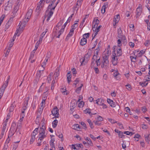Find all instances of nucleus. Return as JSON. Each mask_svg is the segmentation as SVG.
<instances>
[{
  "instance_id": "obj_1",
  "label": "nucleus",
  "mask_w": 150,
  "mask_h": 150,
  "mask_svg": "<svg viewBox=\"0 0 150 150\" xmlns=\"http://www.w3.org/2000/svg\"><path fill=\"white\" fill-rule=\"evenodd\" d=\"M63 23V22L62 21H60L57 24L54 28L53 34L54 36H56L57 38H59L60 35H61L64 31V29L68 23L67 22L65 23L64 25L62 26V28L59 30V27Z\"/></svg>"
},
{
  "instance_id": "obj_2",
  "label": "nucleus",
  "mask_w": 150,
  "mask_h": 150,
  "mask_svg": "<svg viewBox=\"0 0 150 150\" xmlns=\"http://www.w3.org/2000/svg\"><path fill=\"white\" fill-rule=\"evenodd\" d=\"M54 5L52 8L50 7V8H48V9L46 11L44 17L45 18H47L46 20L47 21H48L50 20V18L53 13L52 10H54L56 7Z\"/></svg>"
},
{
  "instance_id": "obj_3",
  "label": "nucleus",
  "mask_w": 150,
  "mask_h": 150,
  "mask_svg": "<svg viewBox=\"0 0 150 150\" xmlns=\"http://www.w3.org/2000/svg\"><path fill=\"white\" fill-rule=\"evenodd\" d=\"M28 20H26V18H24L23 22H21L17 27L16 31L17 33H20L22 31L23 28L25 26L26 23L28 22Z\"/></svg>"
},
{
  "instance_id": "obj_4",
  "label": "nucleus",
  "mask_w": 150,
  "mask_h": 150,
  "mask_svg": "<svg viewBox=\"0 0 150 150\" xmlns=\"http://www.w3.org/2000/svg\"><path fill=\"white\" fill-rule=\"evenodd\" d=\"M103 60L101 61V67L106 69L109 65L108 56L105 55L103 57Z\"/></svg>"
},
{
  "instance_id": "obj_5",
  "label": "nucleus",
  "mask_w": 150,
  "mask_h": 150,
  "mask_svg": "<svg viewBox=\"0 0 150 150\" xmlns=\"http://www.w3.org/2000/svg\"><path fill=\"white\" fill-rule=\"evenodd\" d=\"M91 55V53L89 52L85 55L82 61L81 62V65H85L88 62Z\"/></svg>"
},
{
  "instance_id": "obj_6",
  "label": "nucleus",
  "mask_w": 150,
  "mask_h": 150,
  "mask_svg": "<svg viewBox=\"0 0 150 150\" xmlns=\"http://www.w3.org/2000/svg\"><path fill=\"white\" fill-rule=\"evenodd\" d=\"M52 114L55 117L58 118L59 117V110L56 107L53 109L52 111Z\"/></svg>"
},
{
  "instance_id": "obj_7",
  "label": "nucleus",
  "mask_w": 150,
  "mask_h": 150,
  "mask_svg": "<svg viewBox=\"0 0 150 150\" xmlns=\"http://www.w3.org/2000/svg\"><path fill=\"white\" fill-rule=\"evenodd\" d=\"M115 53L114 55L112 56V63L114 65H117L118 62V57Z\"/></svg>"
},
{
  "instance_id": "obj_8",
  "label": "nucleus",
  "mask_w": 150,
  "mask_h": 150,
  "mask_svg": "<svg viewBox=\"0 0 150 150\" xmlns=\"http://www.w3.org/2000/svg\"><path fill=\"white\" fill-rule=\"evenodd\" d=\"M142 5L139 4V6L137 8L136 11V17L137 18L141 15L142 13Z\"/></svg>"
},
{
  "instance_id": "obj_9",
  "label": "nucleus",
  "mask_w": 150,
  "mask_h": 150,
  "mask_svg": "<svg viewBox=\"0 0 150 150\" xmlns=\"http://www.w3.org/2000/svg\"><path fill=\"white\" fill-rule=\"evenodd\" d=\"M118 40L117 41V43L118 44V46L119 47H120L122 46V41L125 42L126 40V38L125 36H123L121 38H117Z\"/></svg>"
},
{
  "instance_id": "obj_10",
  "label": "nucleus",
  "mask_w": 150,
  "mask_h": 150,
  "mask_svg": "<svg viewBox=\"0 0 150 150\" xmlns=\"http://www.w3.org/2000/svg\"><path fill=\"white\" fill-rule=\"evenodd\" d=\"M33 10L32 9H29L26 13L25 17L24 18H26V20H29V19L30 18L31 14H32Z\"/></svg>"
},
{
  "instance_id": "obj_11",
  "label": "nucleus",
  "mask_w": 150,
  "mask_h": 150,
  "mask_svg": "<svg viewBox=\"0 0 150 150\" xmlns=\"http://www.w3.org/2000/svg\"><path fill=\"white\" fill-rule=\"evenodd\" d=\"M44 68H43V69L42 70H39L37 72L36 75V81H38L40 79V78L41 75L42 73V71H44Z\"/></svg>"
},
{
  "instance_id": "obj_12",
  "label": "nucleus",
  "mask_w": 150,
  "mask_h": 150,
  "mask_svg": "<svg viewBox=\"0 0 150 150\" xmlns=\"http://www.w3.org/2000/svg\"><path fill=\"white\" fill-rule=\"evenodd\" d=\"M99 21L98 19H94L93 23L92 29H95V28L97 27L98 24L99 23Z\"/></svg>"
},
{
  "instance_id": "obj_13",
  "label": "nucleus",
  "mask_w": 150,
  "mask_h": 150,
  "mask_svg": "<svg viewBox=\"0 0 150 150\" xmlns=\"http://www.w3.org/2000/svg\"><path fill=\"white\" fill-rule=\"evenodd\" d=\"M102 100L101 98H98L97 99V100H96V103L97 104L99 105H102L103 106L102 108L103 109L104 108H107V106L105 104H104L102 103V104H100L99 103V102L100 101L101 102L102 101Z\"/></svg>"
},
{
  "instance_id": "obj_14",
  "label": "nucleus",
  "mask_w": 150,
  "mask_h": 150,
  "mask_svg": "<svg viewBox=\"0 0 150 150\" xmlns=\"http://www.w3.org/2000/svg\"><path fill=\"white\" fill-rule=\"evenodd\" d=\"M6 87H4V84H3L0 89V99L1 98L3 95L4 91Z\"/></svg>"
},
{
  "instance_id": "obj_15",
  "label": "nucleus",
  "mask_w": 150,
  "mask_h": 150,
  "mask_svg": "<svg viewBox=\"0 0 150 150\" xmlns=\"http://www.w3.org/2000/svg\"><path fill=\"white\" fill-rule=\"evenodd\" d=\"M38 137L39 138L38 140H40V141H42L44 138L46 137V135L45 134V133H42L39 132Z\"/></svg>"
},
{
  "instance_id": "obj_16",
  "label": "nucleus",
  "mask_w": 150,
  "mask_h": 150,
  "mask_svg": "<svg viewBox=\"0 0 150 150\" xmlns=\"http://www.w3.org/2000/svg\"><path fill=\"white\" fill-rule=\"evenodd\" d=\"M120 20V15L119 14L117 15L116 16H115L114 18V19L113 21L115 22V24L113 23L114 25L116 24L117 23L118 21H119Z\"/></svg>"
},
{
  "instance_id": "obj_17",
  "label": "nucleus",
  "mask_w": 150,
  "mask_h": 150,
  "mask_svg": "<svg viewBox=\"0 0 150 150\" xmlns=\"http://www.w3.org/2000/svg\"><path fill=\"white\" fill-rule=\"evenodd\" d=\"M76 105L75 103V102L73 101H72L70 105V109L71 111H72L73 110L74 108L76 107Z\"/></svg>"
},
{
  "instance_id": "obj_18",
  "label": "nucleus",
  "mask_w": 150,
  "mask_h": 150,
  "mask_svg": "<svg viewBox=\"0 0 150 150\" xmlns=\"http://www.w3.org/2000/svg\"><path fill=\"white\" fill-rule=\"evenodd\" d=\"M50 54V52H49V53H47V56L44 62L42 63V67H43V66L46 65V62H47L48 59L49 57Z\"/></svg>"
},
{
  "instance_id": "obj_19",
  "label": "nucleus",
  "mask_w": 150,
  "mask_h": 150,
  "mask_svg": "<svg viewBox=\"0 0 150 150\" xmlns=\"http://www.w3.org/2000/svg\"><path fill=\"white\" fill-rule=\"evenodd\" d=\"M67 79L68 82L69 83L71 81V71H69L67 73Z\"/></svg>"
},
{
  "instance_id": "obj_20",
  "label": "nucleus",
  "mask_w": 150,
  "mask_h": 150,
  "mask_svg": "<svg viewBox=\"0 0 150 150\" xmlns=\"http://www.w3.org/2000/svg\"><path fill=\"white\" fill-rule=\"evenodd\" d=\"M72 128L74 129L79 130L81 129L80 126L78 124H75L72 126Z\"/></svg>"
},
{
  "instance_id": "obj_21",
  "label": "nucleus",
  "mask_w": 150,
  "mask_h": 150,
  "mask_svg": "<svg viewBox=\"0 0 150 150\" xmlns=\"http://www.w3.org/2000/svg\"><path fill=\"white\" fill-rule=\"evenodd\" d=\"M117 56H120L122 54V50L120 47L117 49Z\"/></svg>"
},
{
  "instance_id": "obj_22",
  "label": "nucleus",
  "mask_w": 150,
  "mask_h": 150,
  "mask_svg": "<svg viewBox=\"0 0 150 150\" xmlns=\"http://www.w3.org/2000/svg\"><path fill=\"white\" fill-rule=\"evenodd\" d=\"M45 129L46 128L44 124L42 125L41 127L40 128V130L39 131V132L45 133Z\"/></svg>"
},
{
  "instance_id": "obj_23",
  "label": "nucleus",
  "mask_w": 150,
  "mask_h": 150,
  "mask_svg": "<svg viewBox=\"0 0 150 150\" xmlns=\"http://www.w3.org/2000/svg\"><path fill=\"white\" fill-rule=\"evenodd\" d=\"M87 40L85 38H83L81 40L80 44L81 45H84L86 43Z\"/></svg>"
},
{
  "instance_id": "obj_24",
  "label": "nucleus",
  "mask_w": 150,
  "mask_h": 150,
  "mask_svg": "<svg viewBox=\"0 0 150 150\" xmlns=\"http://www.w3.org/2000/svg\"><path fill=\"white\" fill-rule=\"evenodd\" d=\"M16 124L15 122H13L10 129L11 130H13V132H14L16 127Z\"/></svg>"
},
{
  "instance_id": "obj_25",
  "label": "nucleus",
  "mask_w": 150,
  "mask_h": 150,
  "mask_svg": "<svg viewBox=\"0 0 150 150\" xmlns=\"http://www.w3.org/2000/svg\"><path fill=\"white\" fill-rule=\"evenodd\" d=\"M85 139L87 141H88L89 142V143H87V144H88L89 145H90L91 146H93V144L90 138L87 137Z\"/></svg>"
},
{
  "instance_id": "obj_26",
  "label": "nucleus",
  "mask_w": 150,
  "mask_h": 150,
  "mask_svg": "<svg viewBox=\"0 0 150 150\" xmlns=\"http://www.w3.org/2000/svg\"><path fill=\"white\" fill-rule=\"evenodd\" d=\"M53 75V73H51L50 75L48 76L47 79V81H48V83H50V81L52 80V76Z\"/></svg>"
},
{
  "instance_id": "obj_27",
  "label": "nucleus",
  "mask_w": 150,
  "mask_h": 150,
  "mask_svg": "<svg viewBox=\"0 0 150 150\" xmlns=\"http://www.w3.org/2000/svg\"><path fill=\"white\" fill-rule=\"evenodd\" d=\"M58 123V121L56 120H54L52 122V127L54 128H55L57 126V124Z\"/></svg>"
},
{
  "instance_id": "obj_28",
  "label": "nucleus",
  "mask_w": 150,
  "mask_h": 150,
  "mask_svg": "<svg viewBox=\"0 0 150 150\" xmlns=\"http://www.w3.org/2000/svg\"><path fill=\"white\" fill-rule=\"evenodd\" d=\"M87 121L89 124V126L91 129H93L94 128L93 124L90 119H88Z\"/></svg>"
},
{
  "instance_id": "obj_29",
  "label": "nucleus",
  "mask_w": 150,
  "mask_h": 150,
  "mask_svg": "<svg viewBox=\"0 0 150 150\" xmlns=\"http://www.w3.org/2000/svg\"><path fill=\"white\" fill-rule=\"evenodd\" d=\"M148 83L146 82V81H144V82H140L139 83L140 85L142 87L146 86L148 84Z\"/></svg>"
},
{
  "instance_id": "obj_30",
  "label": "nucleus",
  "mask_w": 150,
  "mask_h": 150,
  "mask_svg": "<svg viewBox=\"0 0 150 150\" xmlns=\"http://www.w3.org/2000/svg\"><path fill=\"white\" fill-rule=\"evenodd\" d=\"M85 113H88L90 114L91 113V110L90 109L87 108L83 111Z\"/></svg>"
},
{
  "instance_id": "obj_31",
  "label": "nucleus",
  "mask_w": 150,
  "mask_h": 150,
  "mask_svg": "<svg viewBox=\"0 0 150 150\" xmlns=\"http://www.w3.org/2000/svg\"><path fill=\"white\" fill-rule=\"evenodd\" d=\"M100 57L98 59H96V62L97 66H99L100 64Z\"/></svg>"
},
{
  "instance_id": "obj_32",
  "label": "nucleus",
  "mask_w": 150,
  "mask_h": 150,
  "mask_svg": "<svg viewBox=\"0 0 150 150\" xmlns=\"http://www.w3.org/2000/svg\"><path fill=\"white\" fill-rule=\"evenodd\" d=\"M136 57H136H133L132 56H130V58L131 59V61L132 62H136Z\"/></svg>"
},
{
  "instance_id": "obj_33",
  "label": "nucleus",
  "mask_w": 150,
  "mask_h": 150,
  "mask_svg": "<svg viewBox=\"0 0 150 150\" xmlns=\"http://www.w3.org/2000/svg\"><path fill=\"white\" fill-rule=\"evenodd\" d=\"M43 110V108H39L38 110V116H40V115L42 113V111Z\"/></svg>"
},
{
  "instance_id": "obj_34",
  "label": "nucleus",
  "mask_w": 150,
  "mask_h": 150,
  "mask_svg": "<svg viewBox=\"0 0 150 150\" xmlns=\"http://www.w3.org/2000/svg\"><path fill=\"white\" fill-rule=\"evenodd\" d=\"M54 138H52L51 139L50 142V145L51 147H53L54 146Z\"/></svg>"
},
{
  "instance_id": "obj_35",
  "label": "nucleus",
  "mask_w": 150,
  "mask_h": 150,
  "mask_svg": "<svg viewBox=\"0 0 150 150\" xmlns=\"http://www.w3.org/2000/svg\"><path fill=\"white\" fill-rule=\"evenodd\" d=\"M38 128H36L35 129V130L33 132V133L32 134V135L35 136V135L38 134Z\"/></svg>"
},
{
  "instance_id": "obj_36",
  "label": "nucleus",
  "mask_w": 150,
  "mask_h": 150,
  "mask_svg": "<svg viewBox=\"0 0 150 150\" xmlns=\"http://www.w3.org/2000/svg\"><path fill=\"white\" fill-rule=\"evenodd\" d=\"M14 132H13V130H11V129H10L8 135V137L9 138L10 137H11L12 136H13L14 134Z\"/></svg>"
},
{
  "instance_id": "obj_37",
  "label": "nucleus",
  "mask_w": 150,
  "mask_h": 150,
  "mask_svg": "<svg viewBox=\"0 0 150 150\" xmlns=\"http://www.w3.org/2000/svg\"><path fill=\"white\" fill-rule=\"evenodd\" d=\"M124 133L125 134L127 135H132L134 134V133H133L132 132H129V131H125L124 132Z\"/></svg>"
},
{
  "instance_id": "obj_38",
  "label": "nucleus",
  "mask_w": 150,
  "mask_h": 150,
  "mask_svg": "<svg viewBox=\"0 0 150 150\" xmlns=\"http://www.w3.org/2000/svg\"><path fill=\"white\" fill-rule=\"evenodd\" d=\"M119 74V73L118 72H115L114 74V76L116 77V78L117 80H119L120 79L119 78H118V77H117Z\"/></svg>"
},
{
  "instance_id": "obj_39",
  "label": "nucleus",
  "mask_w": 150,
  "mask_h": 150,
  "mask_svg": "<svg viewBox=\"0 0 150 150\" xmlns=\"http://www.w3.org/2000/svg\"><path fill=\"white\" fill-rule=\"evenodd\" d=\"M14 106L13 104L11 105L9 108V111L10 112H11L13 111L14 110Z\"/></svg>"
},
{
  "instance_id": "obj_40",
  "label": "nucleus",
  "mask_w": 150,
  "mask_h": 150,
  "mask_svg": "<svg viewBox=\"0 0 150 150\" xmlns=\"http://www.w3.org/2000/svg\"><path fill=\"white\" fill-rule=\"evenodd\" d=\"M145 140L148 143L150 142V134L148 136L145 137Z\"/></svg>"
},
{
  "instance_id": "obj_41",
  "label": "nucleus",
  "mask_w": 150,
  "mask_h": 150,
  "mask_svg": "<svg viewBox=\"0 0 150 150\" xmlns=\"http://www.w3.org/2000/svg\"><path fill=\"white\" fill-rule=\"evenodd\" d=\"M35 137L34 136L32 135V137H31L30 140V143L31 144L35 140Z\"/></svg>"
},
{
  "instance_id": "obj_42",
  "label": "nucleus",
  "mask_w": 150,
  "mask_h": 150,
  "mask_svg": "<svg viewBox=\"0 0 150 150\" xmlns=\"http://www.w3.org/2000/svg\"><path fill=\"white\" fill-rule=\"evenodd\" d=\"M84 103L83 102L81 101L80 103H79L78 104V107L79 108H82L83 107L84 105Z\"/></svg>"
},
{
  "instance_id": "obj_43",
  "label": "nucleus",
  "mask_w": 150,
  "mask_h": 150,
  "mask_svg": "<svg viewBox=\"0 0 150 150\" xmlns=\"http://www.w3.org/2000/svg\"><path fill=\"white\" fill-rule=\"evenodd\" d=\"M108 120L112 123H117V122L115 121L114 120L108 118Z\"/></svg>"
},
{
  "instance_id": "obj_44",
  "label": "nucleus",
  "mask_w": 150,
  "mask_h": 150,
  "mask_svg": "<svg viewBox=\"0 0 150 150\" xmlns=\"http://www.w3.org/2000/svg\"><path fill=\"white\" fill-rule=\"evenodd\" d=\"M80 124L84 127V129H86L87 127H86V125L83 122H80Z\"/></svg>"
},
{
  "instance_id": "obj_45",
  "label": "nucleus",
  "mask_w": 150,
  "mask_h": 150,
  "mask_svg": "<svg viewBox=\"0 0 150 150\" xmlns=\"http://www.w3.org/2000/svg\"><path fill=\"white\" fill-rule=\"evenodd\" d=\"M102 26L101 25H99L98 28L97 27L95 28V29H93V31H97V32H98L100 30V28Z\"/></svg>"
},
{
  "instance_id": "obj_46",
  "label": "nucleus",
  "mask_w": 150,
  "mask_h": 150,
  "mask_svg": "<svg viewBox=\"0 0 150 150\" xmlns=\"http://www.w3.org/2000/svg\"><path fill=\"white\" fill-rule=\"evenodd\" d=\"M89 35L90 34L88 33L84 34L83 35V38H88L89 36Z\"/></svg>"
},
{
  "instance_id": "obj_47",
  "label": "nucleus",
  "mask_w": 150,
  "mask_h": 150,
  "mask_svg": "<svg viewBox=\"0 0 150 150\" xmlns=\"http://www.w3.org/2000/svg\"><path fill=\"white\" fill-rule=\"evenodd\" d=\"M93 122L96 125L98 126L100 125L101 124V123L99 121L94 120L93 121Z\"/></svg>"
},
{
  "instance_id": "obj_48",
  "label": "nucleus",
  "mask_w": 150,
  "mask_h": 150,
  "mask_svg": "<svg viewBox=\"0 0 150 150\" xmlns=\"http://www.w3.org/2000/svg\"><path fill=\"white\" fill-rule=\"evenodd\" d=\"M55 83V80H53L52 82L51 86V89L53 90L54 87V84Z\"/></svg>"
},
{
  "instance_id": "obj_49",
  "label": "nucleus",
  "mask_w": 150,
  "mask_h": 150,
  "mask_svg": "<svg viewBox=\"0 0 150 150\" xmlns=\"http://www.w3.org/2000/svg\"><path fill=\"white\" fill-rule=\"evenodd\" d=\"M73 33H72V32H69V34L67 35L66 39L68 40L69 39V37H71V36H72V35H73Z\"/></svg>"
},
{
  "instance_id": "obj_50",
  "label": "nucleus",
  "mask_w": 150,
  "mask_h": 150,
  "mask_svg": "<svg viewBox=\"0 0 150 150\" xmlns=\"http://www.w3.org/2000/svg\"><path fill=\"white\" fill-rule=\"evenodd\" d=\"M141 127L143 129H146L148 128L147 126L146 125L144 124H142L141 125Z\"/></svg>"
},
{
  "instance_id": "obj_51",
  "label": "nucleus",
  "mask_w": 150,
  "mask_h": 150,
  "mask_svg": "<svg viewBox=\"0 0 150 150\" xmlns=\"http://www.w3.org/2000/svg\"><path fill=\"white\" fill-rule=\"evenodd\" d=\"M118 35H122V31L121 28H119L117 30Z\"/></svg>"
},
{
  "instance_id": "obj_52",
  "label": "nucleus",
  "mask_w": 150,
  "mask_h": 150,
  "mask_svg": "<svg viewBox=\"0 0 150 150\" xmlns=\"http://www.w3.org/2000/svg\"><path fill=\"white\" fill-rule=\"evenodd\" d=\"M54 3L52 1H51L50 2V4L49 5V6L48 7V8H50V7L52 6H54Z\"/></svg>"
},
{
  "instance_id": "obj_53",
  "label": "nucleus",
  "mask_w": 150,
  "mask_h": 150,
  "mask_svg": "<svg viewBox=\"0 0 150 150\" xmlns=\"http://www.w3.org/2000/svg\"><path fill=\"white\" fill-rule=\"evenodd\" d=\"M34 53H35V52L33 51L32 52H31L30 55V57L29 59H32L33 57L34 56Z\"/></svg>"
},
{
  "instance_id": "obj_54",
  "label": "nucleus",
  "mask_w": 150,
  "mask_h": 150,
  "mask_svg": "<svg viewBox=\"0 0 150 150\" xmlns=\"http://www.w3.org/2000/svg\"><path fill=\"white\" fill-rule=\"evenodd\" d=\"M27 106L25 105V104H24V106L23 107L22 109V113H24L25 111L27 109Z\"/></svg>"
},
{
  "instance_id": "obj_55",
  "label": "nucleus",
  "mask_w": 150,
  "mask_h": 150,
  "mask_svg": "<svg viewBox=\"0 0 150 150\" xmlns=\"http://www.w3.org/2000/svg\"><path fill=\"white\" fill-rule=\"evenodd\" d=\"M118 135L119 136L120 138H122V137L125 136L123 134V132L121 131H120L119 132V133H118Z\"/></svg>"
},
{
  "instance_id": "obj_56",
  "label": "nucleus",
  "mask_w": 150,
  "mask_h": 150,
  "mask_svg": "<svg viewBox=\"0 0 150 150\" xmlns=\"http://www.w3.org/2000/svg\"><path fill=\"white\" fill-rule=\"evenodd\" d=\"M110 106H111L112 107H115V102H114L113 101L112 103H111L110 104H109Z\"/></svg>"
},
{
  "instance_id": "obj_57",
  "label": "nucleus",
  "mask_w": 150,
  "mask_h": 150,
  "mask_svg": "<svg viewBox=\"0 0 150 150\" xmlns=\"http://www.w3.org/2000/svg\"><path fill=\"white\" fill-rule=\"evenodd\" d=\"M82 86L79 87L76 90V92L77 93H79L81 90Z\"/></svg>"
},
{
  "instance_id": "obj_58",
  "label": "nucleus",
  "mask_w": 150,
  "mask_h": 150,
  "mask_svg": "<svg viewBox=\"0 0 150 150\" xmlns=\"http://www.w3.org/2000/svg\"><path fill=\"white\" fill-rule=\"evenodd\" d=\"M25 115H24V113H21V115L20 117L21 118L20 119V120L21 121H22L23 119L24 118Z\"/></svg>"
},
{
  "instance_id": "obj_59",
  "label": "nucleus",
  "mask_w": 150,
  "mask_h": 150,
  "mask_svg": "<svg viewBox=\"0 0 150 150\" xmlns=\"http://www.w3.org/2000/svg\"><path fill=\"white\" fill-rule=\"evenodd\" d=\"M29 99V98H26L24 101V103H25V105L26 106H27L28 105V100Z\"/></svg>"
},
{
  "instance_id": "obj_60",
  "label": "nucleus",
  "mask_w": 150,
  "mask_h": 150,
  "mask_svg": "<svg viewBox=\"0 0 150 150\" xmlns=\"http://www.w3.org/2000/svg\"><path fill=\"white\" fill-rule=\"evenodd\" d=\"M71 71L73 74H76L77 72L75 68H73L71 69Z\"/></svg>"
},
{
  "instance_id": "obj_61",
  "label": "nucleus",
  "mask_w": 150,
  "mask_h": 150,
  "mask_svg": "<svg viewBox=\"0 0 150 150\" xmlns=\"http://www.w3.org/2000/svg\"><path fill=\"white\" fill-rule=\"evenodd\" d=\"M125 86L127 87L126 88L127 89H128V90H131V86L129 83H128Z\"/></svg>"
},
{
  "instance_id": "obj_62",
  "label": "nucleus",
  "mask_w": 150,
  "mask_h": 150,
  "mask_svg": "<svg viewBox=\"0 0 150 150\" xmlns=\"http://www.w3.org/2000/svg\"><path fill=\"white\" fill-rule=\"evenodd\" d=\"M145 78L146 79L147 81H150V75H147L145 76Z\"/></svg>"
},
{
  "instance_id": "obj_63",
  "label": "nucleus",
  "mask_w": 150,
  "mask_h": 150,
  "mask_svg": "<svg viewBox=\"0 0 150 150\" xmlns=\"http://www.w3.org/2000/svg\"><path fill=\"white\" fill-rule=\"evenodd\" d=\"M108 6V4H105L102 7V8L103 10H105L106 8H107Z\"/></svg>"
},
{
  "instance_id": "obj_64",
  "label": "nucleus",
  "mask_w": 150,
  "mask_h": 150,
  "mask_svg": "<svg viewBox=\"0 0 150 150\" xmlns=\"http://www.w3.org/2000/svg\"><path fill=\"white\" fill-rule=\"evenodd\" d=\"M94 70H95V72L97 73L98 74L99 73V71L98 68L97 67H94L93 68Z\"/></svg>"
}]
</instances>
